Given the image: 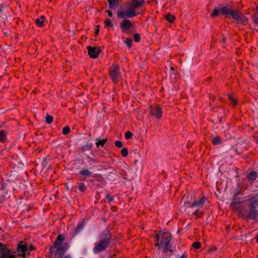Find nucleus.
Returning <instances> with one entry per match:
<instances>
[{
  "label": "nucleus",
  "instance_id": "nucleus-1",
  "mask_svg": "<svg viewBox=\"0 0 258 258\" xmlns=\"http://www.w3.org/2000/svg\"><path fill=\"white\" fill-rule=\"evenodd\" d=\"M245 202L247 203L249 210L240 208L237 211L239 216L247 221L249 220H256L258 218V210L256 209L258 208V198L256 196L250 197Z\"/></svg>",
  "mask_w": 258,
  "mask_h": 258
},
{
  "label": "nucleus",
  "instance_id": "nucleus-2",
  "mask_svg": "<svg viewBox=\"0 0 258 258\" xmlns=\"http://www.w3.org/2000/svg\"><path fill=\"white\" fill-rule=\"evenodd\" d=\"M145 4V0H132L131 3L128 4V8L126 11H123L121 8L117 10V17L120 19L133 18L139 14L136 12V10L144 6Z\"/></svg>",
  "mask_w": 258,
  "mask_h": 258
},
{
  "label": "nucleus",
  "instance_id": "nucleus-3",
  "mask_svg": "<svg viewBox=\"0 0 258 258\" xmlns=\"http://www.w3.org/2000/svg\"><path fill=\"white\" fill-rule=\"evenodd\" d=\"M111 241V234L108 229H105L99 235V240L95 242L93 249L95 254L99 253L105 250L110 245Z\"/></svg>",
  "mask_w": 258,
  "mask_h": 258
},
{
  "label": "nucleus",
  "instance_id": "nucleus-4",
  "mask_svg": "<svg viewBox=\"0 0 258 258\" xmlns=\"http://www.w3.org/2000/svg\"><path fill=\"white\" fill-rule=\"evenodd\" d=\"M156 246H161L163 248V252L167 253L168 251L172 252L171 244H170L171 235L169 233H159L156 235Z\"/></svg>",
  "mask_w": 258,
  "mask_h": 258
},
{
  "label": "nucleus",
  "instance_id": "nucleus-5",
  "mask_svg": "<svg viewBox=\"0 0 258 258\" xmlns=\"http://www.w3.org/2000/svg\"><path fill=\"white\" fill-rule=\"evenodd\" d=\"M181 202L184 203V210L188 215H195L196 217H200L203 215V212L201 211L202 208L192 204L191 201H188L187 196L184 195Z\"/></svg>",
  "mask_w": 258,
  "mask_h": 258
},
{
  "label": "nucleus",
  "instance_id": "nucleus-6",
  "mask_svg": "<svg viewBox=\"0 0 258 258\" xmlns=\"http://www.w3.org/2000/svg\"><path fill=\"white\" fill-rule=\"evenodd\" d=\"M221 12L224 15L227 17H231L234 20L240 19L239 14L240 12L238 10H231L227 7L223 5H220L219 9L215 8L213 13L211 14L210 17L214 18L217 17L219 15V12Z\"/></svg>",
  "mask_w": 258,
  "mask_h": 258
},
{
  "label": "nucleus",
  "instance_id": "nucleus-7",
  "mask_svg": "<svg viewBox=\"0 0 258 258\" xmlns=\"http://www.w3.org/2000/svg\"><path fill=\"white\" fill-rule=\"evenodd\" d=\"M149 114L156 119L160 120L162 117L163 112L161 107L159 105H150L149 106Z\"/></svg>",
  "mask_w": 258,
  "mask_h": 258
},
{
  "label": "nucleus",
  "instance_id": "nucleus-8",
  "mask_svg": "<svg viewBox=\"0 0 258 258\" xmlns=\"http://www.w3.org/2000/svg\"><path fill=\"white\" fill-rule=\"evenodd\" d=\"M240 194V191H236L234 195L232 202L230 205V208L238 211L241 207L242 204L244 203V202L240 201V198L238 197Z\"/></svg>",
  "mask_w": 258,
  "mask_h": 258
},
{
  "label": "nucleus",
  "instance_id": "nucleus-9",
  "mask_svg": "<svg viewBox=\"0 0 258 258\" xmlns=\"http://www.w3.org/2000/svg\"><path fill=\"white\" fill-rule=\"evenodd\" d=\"M119 70L117 65L113 64L109 69V75L114 83H117L119 79Z\"/></svg>",
  "mask_w": 258,
  "mask_h": 258
},
{
  "label": "nucleus",
  "instance_id": "nucleus-10",
  "mask_svg": "<svg viewBox=\"0 0 258 258\" xmlns=\"http://www.w3.org/2000/svg\"><path fill=\"white\" fill-rule=\"evenodd\" d=\"M0 258H15V255L0 243Z\"/></svg>",
  "mask_w": 258,
  "mask_h": 258
},
{
  "label": "nucleus",
  "instance_id": "nucleus-11",
  "mask_svg": "<svg viewBox=\"0 0 258 258\" xmlns=\"http://www.w3.org/2000/svg\"><path fill=\"white\" fill-rule=\"evenodd\" d=\"M88 55L90 57L96 58L98 57V55L100 51V49L97 47H92L89 46L87 47Z\"/></svg>",
  "mask_w": 258,
  "mask_h": 258
},
{
  "label": "nucleus",
  "instance_id": "nucleus-12",
  "mask_svg": "<svg viewBox=\"0 0 258 258\" xmlns=\"http://www.w3.org/2000/svg\"><path fill=\"white\" fill-rule=\"evenodd\" d=\"M131 27L132 24L128 19H124L120 23V27L123 33H126Z\"/></svg>",
  "mask_w": 258,
  "mask_h": 258
},
{
  "label": "nucleus",
  "instance_id": "nucleus-13",
  "mask_svg": "<svg viewBox=\"0 0 258 258\" xmlns=\"http://www.w3.org/2000/svg\"><path fill=\"white\" fill-rule=\"evenodd\" d=\"M207 201V198L205 197H203L202 198L199 200H195L193 202H191V204H194V206H197L203 208Z\"/></svg>",
  "mask_w": 258,
  "mask_h": 258
},
{
  "label": "nucleus",
  "instance_id": "nucleus-14",
  "mask_svg": "<svg viewBox=\"0 0 258 258\" xmlns=\"http://www.w3.org/2000/svg\"><path fill=\"white\" fill-rule=\"evenodd\" d=\"M85 225V224L84 221H80L74 230V235H76L80 233L84 229Z\"/></svg>",
  "mask_w": 258,
  "mask_h": 258
},
{
  "label": "nucleus",
  "instance_id": "nucleus-15",
  "mask_svg": "<svg viewBox=\"0 0 258 258\" xmlns=\"http://www.w3.org/2000/svg\"><path fill=\"white\" fill-rule=\"evenodd\" d=\"M64 240V236L62 234L58 235L55 239L53 245L54 247L59 246L61 245V243Z\"/></svg>",
  "mask_w": 258,
  "mask_h": 258
},
{
  "label": "nucleus",
  "instance_id": "nucleus-16",
  "mask_svg": "<svg viewBox=\"0 0 258 258\" xmlns=\"http://www.w3.org/2000/svg\"><path fill=\"white\" fill-rule=\"evenodd\" d=\"M27 250V246L24 244H19L18 247L17 251L20 256H25V251Z\"/></svg>",
  "mask_w": 258,
  "mask_h": 258
},
{
  "label": "nucleus",
  "instance_id": "nucleus-17",
  "mask_svg": "<svg viewBox=\"0 0 258 258\" xmlns=\"http://www.w3.org/2000/svg\"><path fill=\"white\" fill-rule=\"evenodd\" d=\"M65 251L62 245H59V246L56 247V251L54 253V255L56 258H61V256L63 254Z\"/></svg>",
  "mask_w": 258,
  "mask_h": 258
},
{
  "label": "nucleus",
  "instance_id": "nucleus-18",
  "mask_svg": "<svg viewBox=\"0 0 258 258\" xmlns=\"http://www.w3.org/2000/svg\"><path fill=\"white\" fill-rule=\"evenodd\" d=\"M79 174L87 178L92 176V172L88 169L83 168L80 170Z\"/></svg>",
  "mask_w": 258,
  "mask_h": 258
},
{
  "label": "nucleus",
  "instance_id": "nucleus-19",
  "mask_svg": "<svg viewBox=\"0 0 258 258\" xmlns=\"http://www.w3.org/2000/svg\"><path fill=\"white\" fill-rule=\"evenodd\" d=\"M109 8L112 10L116 9L119 6L118 0H108Z\"/></svg>",
  "mask_w": 258,
  "mask_h": 258
},
{
  "label": "nucleus",
  "instance_id": "nucleus-20",
  "mask_svg": "<svg viewBox=\"0 0 258 258\" xmlns=\"http://www.w3.org/2000/svg\"><path fill=\"white\" fill-rule=\"evenodd\" d=\"M45 17L44 16H41L39 18L35 20V23L36 25L39 27H42L44 26V20Z\"/></svg>",
  "mask_w": 258,
  "mask_h": 258
},
{
  "label": "nucleus",
  "instance_id": "nucleus-21",
  "mask_svg": "<svg viewBox=\"0 0 258 258\" xmlns=\"http://www.w3.org/2000/svg\"><path fill=\"white\" fill-rule=\"evenodd\" d=\"M257 176V172L255 171H252L248 174L247 178L249 180L254 181L256 179Z\"/></svg>",
  "mask_w": 258,
  "mask_h": 258
},
{
  "label": "nucleus",
  "instance_id": "nucleus-22",
  "mask_svg": "<svg viewBox=\"0 0 258 258\" xmlns=\"http://www.w3.org/2000/svg\"><path fill=\"white\" fill-rule=\"evenodd\" d=\"M7 139V134L4 130H0V142L4 143Z\"/></svg>",
  "mask_w": 258,
  "mask_h": 258
},
{
  "label": "nucleus",
  "instance_id": "nucleus-23",
  "mask_svg": "<svg viewBox=\"0 0 258 258\" xmlns=\"http://www.w3.org/2000/svg\"><path fill=\"white\" fill-rule=\"evenodd\" d=\"M92 144L90 142H87V144L82 146V148L84 151H88L91 149Z\"/></svg>",
  "mask_w": 258,
  "mask_h": 258
},
{
  "label": "nucleus",
  "instance_id": "nucleus-24",
  "mask_svg": "<svg viewBox=\"0 0 258 258\" xmlns=\"http://www.w3.org/2000/svg\"><path fill=\"white\" fill-rule=\"evenodd\" d=\"M166 20L169 23H173L175 20V17L171 14H168L165 17Z\"/></svg>",
  "mask_w": 258,
  "mask_h": 258
},
{
  "label": "nucleus",
  "instance_id": "nucleus-25",
  "mask_svg": "<svg viewBox=\"0 0 258 258\" xmlns=\"http://www.w3.org/2000/svg\"><path fill=\"white\" fill-rule=\"evenodd\" d=\"M107 141V139L99 140L98 142H97L96 143L97 147L98 148L99 147V146H103Z\"/></svg>",
  "mask_w": 258,
  "mask_h": 258
},
{
  "label": "nucleus",
  "instance_id": "nucleus-26",
  "mask_svg": "<svg viewBox=\"0 0 258 258\" xmlns=\"http://www.w3.org/2000/svg\"><path fill=\"white\" fill-rule=\"evenodd\" d=\"M78 188L81 192H84L86 189V186L83 182H80L78 184Z\"/></svg>",
  "mask_w": 258,
  "mask_h": 258
},
{
  "label": "nucleus",
  "instance_id": "nucleus-27",
  "mask_svg": "<svg viewBox=\"0 0 258 258\" xmlns=\"http://www.w3.org/2000/svg\"><path fill=\"white\" fill-rule=\"evenodd\" d=\"M221 143L220 137L217 136L215 137L212 140V143L213 145H218Z\"/></svg>",
  "mask_w": 258,
  "mask_h": 258
},
{
  "label": "nucleus",
  "instance_id": "nucleus-28",
  "mask_svg": "<svg viewBox=\"0 0 258 258\" xmlns=\"http://www.w3.org/2000/svg\"><path fill=\"white\" fill-rule=\"evenodd\" d=\"M104 24L106 26L109 28H112L113 26V24L112 21L109 19L105 20L104 21Z\"/></svg>",
  "mask_w": 258,
  "mask_h": 258
},
{
  "label": "nucleus",
  "instance_id": "nucleus-29",
  "mask_svg": "<svg viewBox=\"0 0 258 258\" xmlns=\"http://www.w3.org/2000/svg\"><path fill=\"white\" fill-rule=\"evenodd\" d=\"M124 43L126 46L128 47H131L132 46L133 40L131 38H126L124 41Z\"/></svg>",
  "mask_w": 258,
  "mask_h": 258
},
{
  "label": "nucleus",
  "instance_id": "nucleus-30",
  "mask_svg": "<svg viewBox=\"0 0 258 258\" xmlns=\"http://www.w3.org/2000/svg\"><path fill=\"white\" fill-rule=\"evenodd\" d=\"M70 131L71 130L70 127L69 126H66L62 129V134L66 135L69 134Z\"/></svg>",
  "mask_w": 258,
  "mask_h": 258
},
{
  "label": "nucleus",
  "instance_id": "nucleus-31",
  "mask_svg": "<svg viewBox=\"0 0 258 258\" xmlns=\"http://www.w3.org/2000/svg\"><path fill=\"white\" fill-rule=\"evenodd\" d=\"M121 155L123 157H125L128 155V150L126 148H123L121 151Z\"/></svg>",
  "mask_w": 258,
  "mask_h": 258
},
{
  "label": "nucleus",
  "instance_id": "nucleus-32",
  "mask_svg": "<svg viewBox=\"0 0 258 258\" xmlns=\"http://www.w3.org/2000/svg\"><path fill=\"white\" fill-rule=\"evenodd\" d=\"M53 121V117L50 115H47L46 116V122L48 124L51 123Z\"/></svg>",
  "mask_w": 258,
  "mask_h": 258
},
{
  "label": "nucleus",
  "instance_id": "nucleus-33",
  "mask_svg": "<svg viewBox=\"0 0 258 258\" xmlns=\"http://www.w3.org/2000/svg\"><path fill=\"white\" fill-rule=\"evenodd\" d=\"M134 39L136 42H139L141 40L140 35L139 33H135L134 35Z\"/></svg>",
  "mask_w": 258,
  "mask_h": 258
},
{
  "label": "nucleus",
  "instance_id": "nucleus-34",
  "mask_svg": "<svg viewBox=\"0 0 258 258\" xmlns=\"http://www.w3.org/2000/svg\"><path fill=\"white\" fill-rule=\"evenodd\" d=\"M201 243L198 241L194 242L192 244V246L195 249H199L201 247Z\"/></svg>",
  "mask_w": 258,
  "mask_h": 258
},
{
  "label": "nucleus",
  "instance_id": "nucleus-35",
  "mask_svg": "<svg viewBox=\"0 0 258 258\" xmlns=\"http://www.w3.org/2000/svg\"><path fill=\"white\" fill-rule=\"evenodd\" d=\"M133 136V134L130 131H127L125 133V138L126 140L131 139Z\"/></svg>",
  "mask_w": 258,
  "mask_h": 258
},
{
  "label": "nucleus",
  "instance_id": "nucleus-36",
  "mask_svg": "<svg viewBox=\"0 0 258 258\" xmlns=\"http://www.w3.org/2000/svg\"><path fill=\"white\" fill-rule=\"evenodd\" d=\"M115 146L119 148H122L123 146L122 143L120 141H116L114 142Z\"/></svg>",
  "mask_w": 258,
  "mask_h": 258
},
{
  "label": "nucleus",
  "instance_id": "nucleus-37",
  "mask_svg": "<svg viewBox=\"0 0 258 258\" xmlns=\"http://www.w3.org/2000/svg\"><path fill=\"white\" fill-rule=\"evenodd\" d=\"M55 249H56V247H54V245H53V246L50 247V248L49 249V253L50 255L53 254V253L54 252Z\"/></svg>",
  "mask_w": 258,
  "mask_h": 258
},
{
  "label": "nucleus",
  "instance_id": "nucleus-38",
  "mask_svg": "<svg viewBox=\"0 0 258 258\" xmlns=\"http://www.w3.org/2000/svg\"><path fill=\"white\" fill-rule=\"evenodd\" d=\"M230 101L231 105H232L233 106H235L237 105V101L235 98L233 99H231V100Z\"/></svg>",
  "mask_w": 258,
  "mask_h": 258
},
{
  "label": "nucleus",
  "instance_id": "nucleus-39",
  "mask_svg": "<svg viewBox=\"0 0 258 258\" xmlns=\"http://www.w3.org/2000/svg\"><path fill=\"white\" fill-rule=\"evenodd\" d=\"M62 247L64 249V251H66L67 249H68L69 248L70 245L68 243H64V244L63 245H62Z\"/></svg>",
  "mask_w": 258,
  "mask_h": 258
},
{
  "label": "nucleus",
  "instance_id": "nucleus-40",
  "mask_svg": "<svg viewBox=\"0 0 258 258\" xmlns=\"http://www.w3.org/2000/svg\"><path fill=\"white\" fill-rule=\"evenodd\" d=\"M106 198L109 202L112 201L113 200V198L110 195H106Z\"/></svg>",
  "mask_w": 258,
  "mask_h": 258
},
{
  "label": "nucleus",
  "instance_id": "nucleus-41",
  "mask_svg": "<svg viewBox=\"0 0 258 258\" xmlns=\"http://www.w3.org/2000/svg\"><path fill=\"white\" fill-rule=\"evenodd\" d=\"M106 13H107L108 14V15L110 17H112V12L110 11H109V10L106 11Z\"/></svg>",
  "mask_w": 258,
  "mask_h": 258
},
{
  "label": "nucleus",
  "instance_id": "nucleus-42",
  "mask_svg": "<svg viewBox=\"0 0 258 258\" xmlns=\"http://www.w3.org/2000/svg\"><path fill=\"white\" fill-rule=\"evenodd\" d=\"M30 251V249H29L28 247H27V250L25 251V256L27 255H29Z\"/></svg>",
  "mask_w": 258,
  "mask_h": 258
},
{
  "label": "nucleus",
  "instance_id": "nucleus-43",
  "mask_svg": "<svg viewBox=\"0 0 258 258\" xmlns=\"http://www.w3.org/2000/svg\"><path fill=\"white\" fill-rule=\"evenodd\" d=\"M254 22L255 24L258 25V16L255 17L254 19Z\"/></svg>",
  "mask_w": 258,
  "mask_h": 258
},
{
  "label": "nucleus",
  "instance_id": "nucleus-44",
  "mask_svg": "<svg viewBox=\"0 0 258 258\" xmlns=\"http://www.w3.org/2000/svg\"><path fill=\"white\" fill-rule=\"evenodd\" d=\"M97 28L95 30V33L96 34V35H98V33H99V26H97Z\"/></svg>",
  "mask_w": 258,
  "mask_h": 258
},
{
  "label": "nucleus",
  "instance_id": "nucleus-45",
  "mask_svg": "<svg viewBox=\"0 0 258 258\" xmlns=\"http://www.w3.org/2000/svg\"><path fill=\"white\" fill-rule=\"evenodd\" d=\"M228 98H229V99L230 100H231V99H234V98L233 97V95H232V94H229V95H228Z\"/></svg>",
  "mask_w": 258,
  "mask_h": 258
},
{
  "label": "nucleus",
  "instance_id": "nucleus-46",
  "mask_svg": "<svg viewBox=\"0 0 258 258\" xmlns=\"http://www.w3.org/2000/svg\"><path fill=\"white\" fill-rule=\"evenodd\" d=\"M3 6L2 5H0V13H2L3 12Z\"/></svg>",
  "mask_w": 258,
  "mask_h": 258
},
{
  "label": "nucleus",
  "instance_id": "nucleus-47",
  "mask_svg": "<svg viewBox=\"0 0 258 258\" xmlns=\"http://www.w3.org/2000/svg\"><path fill=\"white\" fill-rule=\"evenodd\" d=\"M179 258H187L186 255L185 254H183Z\"/></svg>",
  "mask_w": 258,
  "mask_h": 258
},
{
  "label": "nucleus",
  "instance_id": "nucleus-48",
  "mask_svg": "<svg viewBox=\"0 0 258 258\" xmlns=\"http://www.w3.org/2000/svg\"><path fill=\"white\" fill-rule=\"evenodd\" d=\"M211 250H216L217 249L216 247H215V246H212V247H211L210 248Z\"/></svg>",
  "mask_w": 258,
  "mask_h": 258
},
{
  "label": "nucleus",
  "instance_id": "nucleus-49",
  "mask_svg": "<svg viewBox=\"0 0 258 258\" xmlns=\"http://www.w3.org/2000/svg\"><path fill=\"white\" fill-rule=\"evenodd\" d=\"M255 142L256 144H258V136H256L255 137Z\"/></svg>",
  "mask_w": 258,
  "mask_h": 258
},
{
  "label": "nucleus",
  "instance_id": "nucleus-50",
  "mask_svg": "<svg viewBox=\"0 0 258 258\" xmlns=\"http://www.w3.org/2000/svg\"><path fill=\"white\" fill-rule=\"evenodd\" d=\"M28 249H30V251H31V250L33 249V247L30 246L28 248Z\"/></svg>",
  "mask_w": 258,
  "mask_h": 258
},
{
  "label": "nucleus",
  "instance_id": "nucleus-51",
  "mask_svg": "<svg viewBox=\"0 0 258 258\" xmlns=\"http://www.w3.org/2000/svg\"><path fill=\"white\" fill-rule=\"evenodd\" d=\"M63 258H71L70 255H66Z\"/></svg>",
  "mask_w": 258,
  "mask_h": 258
},
{
  "label": "nucleus",
  "instance_id": "nucleus-52",
  "mask_svg": "<svg viewBox=\"0 0 258 258\" xmlns=\"http://www.w3.org/2000/svg\"><path fill=\"white\" fill-rule=\"evenodd\" d=\"M88 158L91 160V161H93V159H92L91 158H90V157H88Z\"/></svg>",
  "mask_w": 258,
  "mask_h": 258
},
{
  "label": "nucleus",
  "instance_id": "nucleus-53",
  "mask_svg": "<svg viewBox=\"0 0 258 258\" xmlns=\"http://www.w3.org/2000/svg\"><path fill=\"white\" fill-rule=\"evenodd\" d=\"M256 242L258 243V235H257V237H256Z\"/></svg>",
  "mask_w": 258,
  "mask_h": 258
},
{
  "label": "nucleus",
  "instance_id": "nucleus-54",
  "mask_svg": "<svg viewBox=\"0 0 258 258\" xmlns=\"http://www.w3.org/2000/svg\"><path fill=\"white\" fill-rule=\"evenodd\" d=\"M256 11H257V12L258 13V6L256 7Z\"/></svg>",
  "mask_w": 258,
  "mask_h": 258
},
{
  "label": "nucleus",
  "instance_id": "nucleus-55",
  "mask_svg": "<svg viewBox=\"0 0 258 258\" xmlns=\"http://www.w3.org/2000/svg\"><path fill=\"white\" fill-rule=\"evenodd\" d=\"M171 70H174L173 67H171Z\"/></svg>",
  "mask_w": 258,
  "mask_h": 258
}]
</instances>
